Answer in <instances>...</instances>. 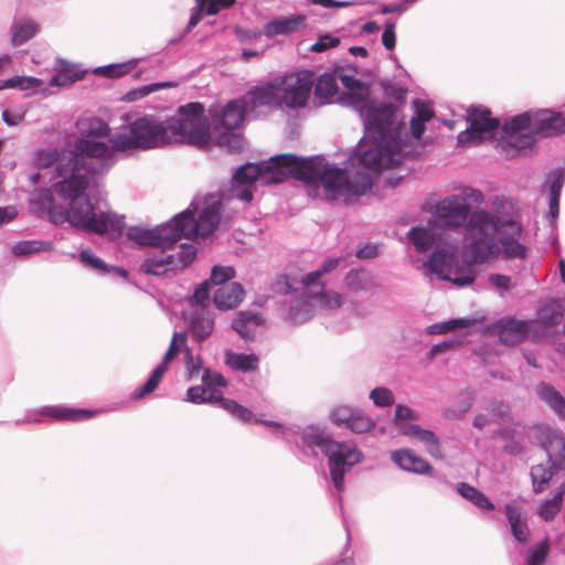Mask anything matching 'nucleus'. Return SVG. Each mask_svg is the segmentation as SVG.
I'll return each mask as SVG.
<instances>
[{"mask_svg":"<svg viewBox=\"0 0 565 565\" xmlns=\"http://www.w3.org/2000/svg\"><path fill=\"white\" fill-rule=\"evenodd\" d=\"M82 147H76L73 163L61 164L56 168V182L51 189H36L30 196V207L38 215L47 214L54 225L67 223L77 232L119 238L125 228L124 216L111 211H99L94 198L88 194L89 182L84 175H75L82 166L78 157Z\"/></svg>","mask_w":565,"mask_h":565,"instance_id":"1","label":"nucleus"},{"mask_svg":"<svg viewBox=\"0 0 565 565\" xmlns=\"http://www.w3.org/2000/svg\"><path fill=\"white\" fill-rule=\"evenodd\" d=\"M503 201V196L495 198L491 211H476L470 226L473 232L465 244L471 254V262L482 264L500 253L507 260L527 257V247L520 242L523 227L512 212L501 210Z\"/></svg>","mask_w":565,"mask_h":565,"instance_id":"2","label":"nucleus"},{"mask_svg":"<svg viewBox=\"0 0 565 565\" xmlns=\"http://www.w3.org/2000/svg\"><path fill=\"white\" fill-rule=\"evenodd\" d=\"M77 134L72 141L63 148H40L33 156L34 166L41 169L57 168L61 164L73 163L76 156V147H82L78 157L83 167L71 172L75 175H84L90 183L105 177L109 172V159H107V146L99 140L107 135V122L98 117L82 119L76 122ZM56 175V169H54Z\"/></svg>","mask_w":565,"mask_h":565,"instance_id":"3","label":"nucleus"},{"mask_svg":"<svg viewBox=\"0 0 565 565\" xmlns=\"http://www.w3.org/2000/svg\"><path fill=\"white\" fill-rule=\"evenodd\" d=\"M359 116L363 122V136L351 152V159L364 167L379 168L401 150L404 126L395 122L397 111L392 102L373 98Z\"/></svg>","mask_w":565,"mask_h":565,"instance_id":"4","label":"nucleus"},{"mask_svg":"<svg viewBox=\"0 0 565 565\" xmlns=\"http://www.w3.org/2000/svg\"><path fill=\"white\" fill-rule=\"evenodd\" d=\"M302 444L308 448L317 447L327 457L330 479L334 490L338 492L339 502L342 501L340 495L344 491V477L358 463L364 459L363 452L353 444L347 441L333 440L327 435L324 428L319 425L306 426L300 435ZM340 511L342 513V523L347 533L348 547L351 543V534L348 522L343 515V507L340 503Z\"/></svg>","mask_w":565,"mask_h":565,"instance_id":"5","label":"nucleus"},{"mask_svg":"<svg viewBox=\"0 0 565 565\" xmlns=\"http://www.w3.org/2000/svg\"><path fill=\"white\" fill-rule=\"evenodd\" d=\"M107 135L100 137L108 148L109 171L117 162L116 152L148 151L173 143L172 136L168 132L166 119L161 120L156 115L145 114L136 117L128 126V134L111 135L107 124Z\"/></svg>","mask_w":565,"mask_h":565,"instance_id":"6","label":"nucleus"},{"mask_svg":"<svg viewBox=\"0 0 565 565\" xmlns=\"http://www.w3.org/2000/svg\"><path fill=\"white\" fill-rule=\"evenodd\" d=\"M223 200H226L224 193L217 196L207 194L205 196L204 206L196 218L195 211L198 206L194 202H192L188 209L173 215L170 218V223H173L175 234L180 236V239L185 237L206 238L210 236L221 222L224 212Z\"/></svg>","mask_w":565,"mask_h":565,"instance_id":"7","label":"nucleus"},{"mask_svg":"<svg viewBox=\"0 0 565 565\" xmlns=\"http://www.w3.org/2000/svg\"><path fill=\"white\" fill-rule=\"evenodd\" d=\"M166 122L173 142L203 146L211 140L210 119L199 102L179 106L174 115L166 117Z\"/></svg>","mask_w":565,"mask_h":565,"instance_id":"8","label":"nucleus"},{"mask_svg":"<svg viewBox=\"0 0 565 565\" xmlns=\"http://www.w3.org/2000/svg\"><path fill=\"white\" fill-rule=\"evenodd\" d=\"M535 439L547 457L546 465H535L530 471L533 492L539 494L557 472L565 470V435L548 425H541L535 429Z\"/></svg>","mask_w":565,"mask_h":565,"instance_id":"9","label":"nucleus"},{"mask_svg":"<svg viewBox=\"0 0 565 565\" xmlns=\"http://www.w3.org/2000/svg\"><path fill=\"white\" fill-rule=\"evenodd\" d=\"M305 186L311 190L323 188L330 200L345 194L348 169L330 163L323 154L308 156Z\"/></svg>","mask_w":565,"mask_h":565,"instance_id":"10","label":"nucleus"},{"mask_svg":"<svg viewBox=\"0 0 565 565\" xmlns=\"http://www.w3.org/2000/svg\"><path fill=\"white\" fill-rule=\"evenodd\" d=\"M259 170L262 181L266 184H280L288 179L300 181L305 184L308 157L296 153H279L267 161H260Z\"/></svg>","mask_w":565,"mask_h":565,"instance_id":"11","label":"nucleus"},{"mask_svg":"<svg viewBox=\"0 0 565 565\" xmlns=\"http://www.w3.org/2000/svg\"><path fill=\"white\" fill-rule=\"evenodd\" d=\"M530 128L532 135L555 138L565 135V117L551 108L529 109L511 117V127Z\"/></svg>","mask_w":565,"mask_h":565,"instance_id":"12","label":"nucleus"},{"mask_svg":"<svg viewBox=\"0 0 565 565\" xmlns=\"http://www.w3.org/2000/svg\"><path fill=\"white\" fill-rule=\"evenodd\" d=\"M316 72L305 68L295 73L277 77L278 86L281 87L280 99L282 106L289 109H298L307 106L310 98Z\"/></svg>","mask_w":565,"mask_h":565,"instance_id":"13","label":"nucleus"},{"mask_svg":"<svg viewBox=\"0 0 565 565\" xmlns=\"http://www.w3.org/2000/svg\"><path fill=\"white\" fill-rule=\"evenodd\" d=\"M126 236L140 247H154L161 250L173 248L180 241V236L175 234L173 223H170V220L152 228L131 225L127 228Z\"/></svg>","mask_w":565,"mask_h":565,"instance_id":"14","label":"nucleus"},{"mask_svg":"<svg viewBox=\"0 0 565 565\" xmlns=\"http://www.w3.org/2000/svg\"><path fill=\"white\" fill-rule=\"evenodd\" d=\"M475 215L476 211H470L466 198L456 194L441 200L436 207V216L441 225L447 230L463 227L465 238L473 232L470 226Z\"/></svg>","mask_w":565,"mask_h":565,"instance_id":"15","label":"nucleus"},{"mask_svg":"<svg viewBox=\"0 0 565 565\" xmlns=\"http://www.w3.org/2000/svg\"><path fill=\"white\" fill-rule=\"evenodd\" d=\"M186 341L185 332H174L170 345L162 356L161 362L150 372L143 384L135 388L130 394V399L139 401L153 393L160 385L164 374L168 371L170 362L181 352Z\"/></svg>","mask_w":565,"mask_h":565,"instance_id":"16","label":"nucleus"},{"mask_svg":"<svg viewBox=\"0 0 565 565\" xmlns=\"http://www.w3.org/2000/svg\"><path fill=\"white\" fill-rule=\"evenodd\" d=\"M565 313V301L561 298H546L535 310V318L530 319L533 327V340L547 338L561 324Z\"/></svg>","mask_w":565,"mask_h":565,"instance_id":"17","label":"nucleus"},{"mask_svg":"<svg viewBox=\"0 0 565 565\" xmlns=\"http://www.w3.org/2000/svg\"><path fill=\"white\" fill-rule=\"evenodd\" d=\"M501 131L498 147L508 159L526 154L527 150H533L536 147L535 135H532L530 128L511 127V118L504 121Z\"/></svg>","mask_w":565,"mask_h":565,"instance_id":"18","label":"nucleus"},{"mask_svg":"<svg viewBox=\"0 0 565 565\" xmlns=\"http://www.w3.org/2000/svg\"><path fill=\"white\" fill-rule=\"evenodd\" d=\"M249 111L246 97L231 99L223 106H211L209 108L211 129L213 131H220L222 128L238 129Z\"/></svg>","mask_w":565,"mask_h":565,"instance_id":"19","label":"nucleus"},{"mask_svg":"<svg viewBox=\"0 0 565 565\" xmlns=\"http://www.w3.org/2000/svg\"><path fill=\"white\" fill-rule=\"evenodd\" d=\"M348 162L352 168L355 169V173L352 177L348 174L345 183L347 190L345 194L343 195L345 198V201H348L351 196L365 195L372 189V175L385 171L386 168H395L397 163H401V159L387 160L385 164H382L381 167L374 169L371 167H364L362 166V163H356L354 160L351 159V156L349 157Z\"/></svg>","mask_w":565,"mask_h":565,"instance_id":"20","label":"nucleus"},{"mask_svg":"<svg viewBox=\"0 0 565 565\" xmlns=\"http://www.w3.org/2000/svg\"><path fill=\"white\" fill-rule=\"evenodd\" d=\"M258 162H247L239 166L232 174L230 194L226 200L236 198L242 202L249 203L253 200V190L255 182L262 181V172Z\"/></svg>","mask_w":565,"mask_h":565,"instance_id":"21","label":"nucleus"},{"mask_svg":"<svg viewBox=\"0 0 565 565\" xmlns=\"http://www.w3.org/2000/svg\"><path fill=\"white\" fill-rule=\"evenodd\" d=\"M489 329L494 332L500 342L505 345H518L529 337L533 339V327L531 320L518 319L507 316L494 321Z\"/></svg>","mask_w":565,"mask_h":565,"instance_id":"22","label":"nucleus"},{"mask_svg":"<svg viewBox=\"0 0 565 565\" xmlns=\"http://www.w3.org/2000/svg\"><path fill=\"white\" fill-rule=\"evenodd\" d=\"M391 459L399 469L404 471L416 475L430 476L437 479L440 483L447 487H452V483L448 480L446 475L436 472L434 467L426 459L416 455L408 448H402L392 451Z\"/></svg>","mask_w":565,"mask_h":565,"instance_id":"23","label":"nucleus"},{"mask_svg":"<svg viewBox=\"0 0 565 565\" xmlns=\"http://www.w3.org/2000/svg\"><path fill=\"white\" fill-rule=\"evenodd\" d=\"M565 184V168L556 167L550 170L541 185V192H547L548 213L547 222L552 231L557 228V218L559 215L561 193Z\"/></svg>","mask_w":565,"mask_h":565,"instance_id":"24","label":"nucleus"},{"mask_svg":"<svg viewBox=\"0 0 565 565\" xmlns=\"http://www.w3.org/2000/svg\"><path fill=\"white\" fill-rule=\"evenodd\" d=\"M455 263H458L456 246L450 243L440 242L428 255V259L424 263V266L438 279L445 281L450 280V274Z\"/></svg>","mask_w":565,"mask_h":565,"instance_id":"25","label":"nucleus"},{"mask_svg":"<svg viewBox=\"0 0 565 565\" xmlns=\"http://www.w3.org/2000/svg\"><path fill=\"white\" fill-rule=\"evenodd\" d=\"M280 93L281 87L278 86L277 77H275L264 84L252 86L243 97L247 98V106L250 111L263 106L281 108Z\"/></svg>","mask_w":565,"mask_h":565,"instance_id":"26","label":"nucleus"},{"mask_svg":"<svg viewBox=\"0 0 565 565\" xmlns=\"http://www.w3.org/2000/svg\"><path fill=\"white\" fill-rule=\"evenodd\" d=\"M399 433L404 436L416 438L424 444L427 452L436 459L445 457L439 437L430 429L423 428L418 424L406 423L399 426Z\"/></svg>","mask_w":565,"mask_h":565,"instance_id":"27","label":"nucleus"},{"mask_svg":"<svg viewBox=\"0 0 565 565\" xmlns=\"http://www.w3.org/2000/svg\"><path fill=\"white\" fill-rule=\"evenodd\" d=\"M306 26V15L301 13L276 17L264 25V35L273 39L277 35H288Z\"/></svg>","mask_w":565,"mask_h":565,"instance_id":"28","label":"nucleus"},{"mask_svg":"<svg viewBox=\"0 0 565 565\" xmlns=\"http://www.w3.org/2000/svg\"><path fill=\"white\" fill-rule=\"evenodd\" d=\"M38 414L60 422H83L93 418L97 412L88 408L67 406H43Z\"/></svg>","mask_w":565,"mask_h":565,"instance_id":"29","label":"nucleus"},{"mask_svg":"<svg viewBox=\"0 0 565 565\" xmlns=\"http://www.w3.org/2000/svg\"><path fill=\"white\" fill-rule=\"evenodd\" d=\"M372 99L371 85L362 79L352 88L340 92L337 97L338 104L352 108L355 113H359Z\"/></svg>","mask_w":565,"mask_h":565,"instance_id":"30","label":"nucleus"},{"mask_svg":"<svg viewBox=\"0 0 565 565\" xmlns=\"http://www.w3.org/2000/svg\"><path fill=\"white\" fill-rule=\"evenodd\" d=\"M245 289L241 282L234 281L228 286L218 287L213 295L216 309L227 311L236 308L244 299Z\"/></svg>","mask_w":565,"mask_h":565,"instance_id":"31","label":"nucleus"},{"mask_svg":"<svg viewBox=\"0 0 565 565\" xmlns=\"http://www.w3.org/2000/svg\"><path fill=\"white\" fill-rule=\"evenodd\" d=\"M504 515L509 522L513 539L518 543L526 545L530 542L531 533L525 518L522 516L520 508L513 503H505Z\"/></svg>","mask_w":565,"mask_h":565,"instance_id":"32","label":"nucleus"},{"mask_svg":"<svg viewBox=\"0 0 565 565\" xmlns=\"http://www.w3.org/2000/svg\"><path fill=\"white\" fill-rule=\"evenodd\" d=\"M462 260L458 259V263H455L450 280H447L460 288L471 285L478 275V271L473 268V265L478 262H471V254L467 252L466 245L462 249Z\"/></svg>","mask_w":565,"mask_h":565,"instance_id":"33","label":"nucleus"},{"mask_svg":"<svg viewBox=\"0 0 565 565\" xmlns=\"http://www.w3.org/2000/svg\"><path fill=\"white\" fill-rule=\"evenodd\" d=\"M467 121L471 127L484 130L488 137H494L500 127V120L483 106H471L467 111Z\"/></svg>","mask_w":565,"mask_h":565,"instance_id":"34","label":"nucleus"},{"mask_svg":"<svg viewBox=\"0 0 565 565\" xmlns=\"http://www.w3.org/2000/svg\"><path fill=\"white\" fill-rule=\"evenodd\" d=\"M224 363L233 371L243 373L256 372L259 369V358L253 352L243 353L226 349L224 351Z\"/></svg>","mask_w":565,"mask_h":565,"instance_id":"35","label":"nucleus"},{"mask_svg":"<svg viewBox=\"0 0 565 565\" xmlns=\"http://www.w3.org/2000/svg\"><path fill=\"white\" fill-rule=\"evenodd\" d=\"M536 395L559 419H565V397L553 384L540 382L536 386Z\"/></svg>","mask_w":565,"mask_h":565,"instance_id":"36","label":"nucleus"},{"mask_svg":"<svg viewBox=\"0 0 565 565\" xmlns=\"http://www.w3.org/2000/svg\"><path fill=\"white\" fill-rule=\"evenodd\" d=\"M313 94L319 99L320 105L331 104L333 97L339 94L337 83V73L324 72L317 76L313 83Z\"/></svg>","mask_w":565,"mask_h":565,"instance_id":"37","label":"nucleus"},{"mask_svg":"<svg viewBox=\"0 0 565 565\" xmlns=\"http://www.w3.org/2000/svg\"><path fill=\"white\" fill-rule=\"evenodd\" d=\"M189 327L193 337L199 342H202L212 335L215 329V322L210 312L199 309L191 313Z\"/></svg>","mask_w":565,"mask_h":565,"instance_id":"38","label":"nucleus"},{"mask_svg":"<svg viewBox=\"0 0 565 565\" xmlns=\"http://www.w3.org/2000/svg\"><path fill=\"white\" fill-rule=\"evenodd\" d=\"M406 237L418 253L435 248L440 243L439 235L429 226H413L406 233Z\"/></svg>","mask_w":565,"mask_h":565,"instance_id":"39","label":"nucleus"},{"mask_svg":"<svg viewBox=\"0 0 565 565\" xmlns=\"http://www.w3.org/2000/svg\"><path fill=\"white\" fill-rule=\"evenodd\" d=\"M39 32V24L32 20L14 21L10 28V44L13 47H19L33 39Z\"/></svg>","mask_w":565,"mask_h":565,"instance_id":"40","label":"nucleus"},{"mask_svg":"<svg viewBox=\"0 0 565 565\" xmlns=\"http://www.w3.org/2000/svg\"><path fill=\"white\" fill-rule=\"evenodd\" d=\"M455 490L460 497L471 502L475 507L481 510L492 511L495 508L494 503L488 495H486L480 489L469 484L468 482L460 481L456 483Z\"/></svg>","mask_w":565,"mask_h":565,"instance_id":"41","label":"nucleus"},{"mask_svg":"<svg viewBox=\"0 0 565 565\" xmlns=\"http://www.w3.org/2000/svg\"><path fill=\"white\" fill-rule=\"evenodd\" d=\"M214 143L228 153H237L243 149L244 137L237 129L222 128L215 137Z\"/></svg>","mask_w":565,"mask_h":565,"instance_id":"42","label":"nucleus"},{"mask_svg":"<svg viewBox=\"0 0 565 565\" xmlns=\"http://www.w3.org/2000/svg\"><path fill=\"white\" fill-rule=\"evenodd\" d=\"M141 60L142 58H130L128 61L120 62V63H113V64L98 66L94 70V73L96 75H100L106 78H111V79L120 78V77L129 74L132 70H135L137 64Z\"/></svg>","mask_w":565,"mask_h":565,"instance_id":"43","label":"nucleus"},{"mask_svg":"<svg viewBox=\"0 0 565 565\" xmlns=\"http://www.w3.org/2000/svg\"><path fill=\"white\" fill-rule=\"evenodd\" d=\"M54 244L51 241L30 239L20 241L11 247V254L15 257L30 256L40 252H51Z\"/></svg>","mask_w":565,"mask_h":565,"instance_id":"44","label":"nucleus"},{"mask_svg":"<svg viewBox=\"0 0 565 565\" xmlns=\"http://www.w3.org/2000/svg\"><path fill=\"white\" fill-rule=\"evenodd\" d=\"M72 257H76L85 268L93 270L98 276H108V264L90 248H84L77 255L72 254Z\"/></svg>","mask_w":565,"mask_h":565,"instance_id":"45","label":"nucleus"},{"mask_svg":"<svg viewBox=\"0 0 565 565\" xmlns=\"http://www.w3.org/2000/svg\"><path fill=\"white\" fill-rule=\"evenodd\" d=\"M379 85L384 96L394 100L392 104L396 107V111L398 113L407 103L408 89L403 86H396L392 81L386 78L380 79Z\"/></svg>","mask_w":565,"mask_h":565,"instance_id":"46","label":"nucleus"},{"mask_svg":"<svg viewBox=\"0 0 565 565\" xmlns=\"http://www.w3.org/2000/svg\"><path fill=\"white\" fill-rule=\"evenodd\" d=\"M338 427L349 429L354 434H363L372 430L375 427V422L361 409L355 408V414H352L344 424Z\"/></svg>","mask_w":565,"mask_h":565,"instance_id":"47","label":"nucleus"},{"mask_svg":"<svg viewBox=\"0 0 565 565\" xmlns=\"http://www.w3.org/2000/svg\"><path fill=\"white\" fill-rule=\"evenodd\" d=\"M550 554V539L545 536L534 546L527 548L524 565H544Z\"/></svg>","mask_w":565,"mask_h":565,"instance_id":"48","label":"nucleus"},{"mask_svg":"<svg viewBox=\"0 0 565 565\" xmlns=\"http://www.w3.org/2000/svg\"><path fill=\"white\" fill-rule=\"evenodd\" d=\"M311 317L312 310L307 301L291 303L287 313V320L295 326L306 323Z\"/></svg>","mask_w":565,"mask_h":565,"instance_id":"49","label":"nucleus"},{"mask_svg":"<svg viewBox=\"0 0 565 565\" xmlns=\"http://www.w3.org/2000/svg\"><path fill=\"white\" fill-rule=\"evenodd\" d=\"M154 265H164L167 271L181 269L177 260V255L168 254L162 257L153 256L145 258L140 264V270L142 273H152L150 268H152Z\"/></svg>","mask_w":565,"mask_h":565,"instance_id":"50","label":"nucleus"},{"mask_svg":"<svg viewBox=\"0 0 565 565\" xmlns=\"http://www.w3.org/2000/svg\"><path fill=\"white\" fill-rule=\"evenodd\" d=\"M305 296L308 299L318 300L327 309H337L342 306V297L335 291L320 289L317 292L306 291Z\"/></svg>","mask_w":565,"mask_h":565,"instance_id":"51","label":"nucleus"},{"mask_svg":"<svg viewBox=\"0 0 565 565\" xmlns=\"http://www.w3.org/2000/svg\"><path fill=\"white\" fill-rule=\"evenodd\" d=\"M214 287L211 285V282L209 281V279H204L203 281H201L200 284H198L194 288V291L191 296V298L189 299V302L190 305H195V306H199L200 309H203L205 310L206 307L209 306L210 303V300H211V290L213 289Z\"/></svg>","mask_w":565,"mask_h":565,"instance_id":"52","label":"nucleus"},{"mask_svg":"<svg viewBox=\"0 0 565 565\" xmlns=\"http://www.w3.org/2000/svg\"><path fill=\"white\" fill-rule=\"evenodd\" d=\"M224 409L244 424L255 423L256 416L254 413L235 399L225 401Z\"/></svg>","mask_w":565,"mask_h":565,"instance_id":"53","label":"nucleus"},{"mask_svg":"<svg viewBox=\"0 0 565 565\" xmlns=\"http://www.w3.org/2000/svg\"><path fill=\"white\" fill-rule=\"evenodd\" d=\"M234 277L235 269L233 266L214 265L207 279L213 287H223Z\"/></svg>","mask_w":565,"mask_h":565,"instance_id":"54","label":"nucleus"},{"mask_svg":"<svg viewBox=\"0 0 565 565\" xmlns=\"http://www.w3.org/2000/svg\"><path fill=\"white\" fill-rule=\"evenodd\" d=\"M204 15H216L222 10L231 9L237 0H195Z\"/></svg>","mask_w":565,"mask_h":565,"instance_id":"55","label":"nucleus"},{"mask_svg":"<svg viewBox=\"0 0 565 565\" xmlns=\"http://www.w3.org/2000/svg\"><path fill=\"white\" fill-rule=\"evenodd\" d=\"M86 70H77V73H61L55 72L50 78V85L52 87H65L70 86L77 81H81L85 74Z\"/></svg>","mask_w":565,"mask_h":565,"instance_id":"56","label":"nucleus"},{"mask_svg":"<svg viewBox=\"0 0 565 565\" xmlns=\"http://www.w3.org/2000/svg\"><path fill=\"white\" fill-rule=\"evenodd\" d=\"M489 411L497 423L505 422L511 418V408L509 404L502 399L491 398L489 401Z\"/></svg>","mask_w":565,"mask_h":565,"instance_id":"57","label":"nucleus"},{"mask_svg":"<svg viewBox=\"0 0 565 565\" xmlns=\"http://www.w3.org/2000/svg\"><path fill=\"white\" fill-rule=\"evenodd\" d=\"M370 398L377 407H390L394 404L393 393L383 386H377L370 392Z\"/></svg>","mask_w":565,"mask_h":565,"instance_id":"58","label":"nucleus"},{"mask_svg":"<svg viewBox=\"0 0 565 565\" xmlns=\"http://www.w3.org/2000/svg\"><path fill=\"white\" fill-rule=\"evenodd\" d=\"M202 384L209 390L214 387H226L228 382L222 373L213 371L210 367H205L203 369Z\"/></svg>","mask_w":565,"mask_h":565,"instance_id":"59","label":"nucleus"},{"mask_svg":"<svg viewBox=\"0 0 565 565\" xmlns=\"http://www.w3.org/2000/svg\"><path fill=\"white\" fill-rule=\"evenodd\" d=\"M412 106L414 110V115L412 117L414 118L428 122L430 119L435 117L434 108L429 102H425L419 98H414L412 100Z\"/></svg>","mask_w":565,"mask_h":565,"instance_id":"60","label":"nucleus"},{"mask_svg":"<svg viewBox=\"0 0 565 565\" xmlns=\"http://www.w3.org/2000/svg\"><path fill=\"white\" fill-rule=\"evenodd\" d=\"M340 42V38L331 33L319 34L317 41L310 46V51L315 53H321L329 49L337 47Z\"/></svg>","mask_w":565,"mask_h":565,"instance_id":"61","label":"nucleus"},{"mask_svg":"<svg viewBox=\"0 0 565 565\" xmlns=\"http://www.w3.org/2000/svg\"><path fill=\"white\" fill-rule=\"evenodd\" d=\"M198 249L192 243H182L180 245V250L175 253L177 260L181 269L190 266L195 259Z\"/></svg>","mask_w":565,"mask_h":565,"instance_id":"62","label":"nucleus"},{"mask_svg":"<svg viewBox=\"0 0 565 565\" xmlns=\"http://www.w3.org/2000/svg\"><path fill=\"white\" fill-rule=\"evenodd\" d=\"M561 508L562 505H558V502L554 501V499H546L539 505L537 514L545 522H551L558 514Z\"/></svg>","mask_w":565,"mask_h":565,"instance_id":"63","label":"nucleus"},{"mask_svg":"<svg viewBox=\"0 0 565 565\" xmlns=\"http://www.w3.org/2000/svg\"><path fill=\"white\" fill-rule=\"evenodd\" d=\"M352 414H355V407L349 405H337L331 408L329 419L338 427L347 422Z\"/></svg>","mask_w":565,"mask_h":565,"instance_id":"64","label":"nucleus"}]
</instances>
